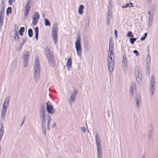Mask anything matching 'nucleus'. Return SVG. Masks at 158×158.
I'll return each mask as SVG.
<instances>
[{
	"mask_svg": "<svg viewBox=\"0 0 158 158\" xmlns=\"http://www.w3.org/2000/svg\"><path fill=\"white\" fill-rule=\"evenodd\" d=\"M45 109L44 106L43 105H42L41 106V109L40 111V113H45Z\"/></svg>",
	"mask_w": 158,
	"mask_h": 158,
	"instance_id": "nucleus-24",
	"label": "nucleus"
},
{
	"mask_svg": "<svg viewBox=\"0 0 158 158\" xmlns=\"http://www.w3.org/2000/svg\"><path fill=\"white\" fill-rule=\"evenodd\" d=\"M130 6L129 5V3H127L126 5L123 6H122V8H125L127 7H130Z\"/></svg>",
	"mask_w": 158,
	"mask_h": 158,
	"instance_id": "nucleus-36",
	"label": "nucleus"
},
{
	"mask_svg": "<svg viewBox=\"0 0 158 158\" xmlns=\"http://www.w3.org/2000/svg\"><path fill=\"white\" fill-rule=\"evenodd\" d=\"M10 99V96H7L5 99L2 106V108L1 111V118L2 120L5 119L6 112L9 105V102Z\"/></svg>",
	"mask_w": 158,
	"mask_h": 158,
	"instance_id": "nucleus-3",
	"label": "nucleus"
},
{
	"mask_svg": "<svg viewBox=\"0 0 158 158\" xmlns=\"http://www.w3.org/2000/svg\"><path fill=\"white\" fill-rule=\"evenodd\" d=\"M85 125H86V126H87V125H86V123L85 124Z\"/></svg>",
	"mask_w": 158,
	"mask_h": 158,
	"instance_id": "nucleus-53",
	"label": "nucleus"
},
{
	"mask_svg": "<svg viewBox=\"0 0 158 158\" xmlns=\"http://www.w3.org/2000/svg\"><path fill=\"white\" fill-rule=\"evenodd\" d=\"M147 33H145L144 34V35L141 37V40H144L146 38V36H147Z\"/></svg>",
	"mask_w": 158,
	"mask_h": 158,
	"instance_id": "nucleus-33",
	"label": "nucleus"
},
{
	"mask_svg": "<svg viewBox=\"0 0 158 158\" xmlns=\"http://www.w3.org/2000/svg\"><path fill=\"white\" fill-rule=\"evenodd\" d=\"M40 66L39 60L37 57L35 58L34 65L33 76L35 82H37L39 79L40 74Z\"/></svg>",
	"mask_w": 158,
	"mask_h": 158,
	"instance_id": "nucleus-2",
	"label": "nucleus"
},
{
	"mask_svg": "<svg viewBox=\"0 0 158 158\" xmlns=\"http://www.w3.org/2000/svg\"><path fill=\"white\" fill-rule=\"evenodd\" d=\"M127 36L130 37H134V35L132 34V33L131 31H130L128 32V33L127 34Z\"/></svg>",
	"mask_w": 158,
	"mask_h": 158,
	"instance_id": "nucleus-31",
	"label": "nucleus"
},
{
	"mask_svg": "<svg viewBox=\"0 0 158 158\" xmlns=\"http://www.w3.org/2000/svg\"><path fill=\"white\" fill-rule=\"evenodd\" d=\"M84 46L85 48H86L87 49H88V43L87 42L85 43Z\"/></svg>",
	"mask_w": 158,
	"mask_h": 158,
	"instance_id": "nucleus-43",
	"label": "nucleus"
},
{
	"mask_svg": "<svg viewBox=\"0 0 158 158\" xmlns=\"http://www.w3.org/2000/svg\"><path fill=\"white\" fill-rule=\"evenodd\" d=\"M29 56V52L27 51L26 52V54L23 55V60L28 61Z\"/></svg>",
	"mask_w": 158,
	"mask_h": 158,
	"instance_id": "nucleus-17",
	"label": "nucleus"
},
{
	"mask_svg": "<svg viewBox=\"0 0 158 158\" xmlns=\"http://www.w3.org/2000/svg\"><path fill=\"white\" fill-rule=\"evenodd\" d=\"M72 59L70 57H69L67 60L66 66L67 69L70 68L72 66Z\"/></svg>",
	"mask_w": 158,
	"mask_h": 158,
	"instance_id": "nucleus-14",
	"label": "nucleus"
},
{
	"mask_svg": "<svg viewBox=\"0 0 158 158\" xmlns=\"http://www.w3.org/2000/svg\"><path fill=\"white\" fill-rule=\"evenodd\" d=\"M96 141L97 148V158H99V138L98 134H96Z\"/></svg>",
	"mask_w": 158,
	"mask_h": 158,
	"instance_id": "nucleus-13",
	"label": "nucleus"
},
{
	"mask_svg": "<svg viewBox=\"0 0 158 158\" xmlns=\"http://www.w3.org/2000/svg\"><path fill=\"white\" fill-rule=\"evenodd\" d=\"M29 12V11H27L25 10V12L24 14V16L27 17L28 15Z\"/></svg>",
	"mask_w": 158,
	"mask_h": 158,
	"instance_id": "nucleus-34",
	"label": "nucleus"
},
{
	"mask_svg": "<svg viewBox=\"0 0 158 158\" xmlns=\"http://www.w3.org/2000/svg\"><path fill=\"white\" fill-rule=\"evenodd\" d=\"M81 129H82V130L83 132L84 133L85 132L86 130L85 128L84 127H81Z\"/></svg>",
	"mask_w": 158,
	"mask_h": 158,
	"instance_id": "nucleus-41",
	"label": "nucleus"
},
{
	"mask_svg": "<svg viewBox=\"0 0 158 158\" xmlns=\"http://www.w3.org/2000/svg\"><path fill=\"white\" fill-rule=\"evenodd\" d=\"M155 85V80L154 79V77L153 76H152L151 77V89L152 90V94H153V91L154 90L153 88L154 86Z\"/></svg>",
	"mask_w": 158,
	"mask_h": 158,
	"instance_id": "nucleus-11",
	"label": "nucleus"
},
{
	"mask_svg": "<svg viewBox=\"0 0 158 158\" xmlns=\"http://www.w3.org/2000/svg\"><path fill=\"white\" fill-rule=\"evenodd\" d=\"M133 52L134 53L136 54V56H138L139 55V53H138V51L137 50H135Z\"/></svg>",
	"mask_w": 158,
	"mask_h": 158,
	"instance_id": "nucleus-40",
	"label": "nucleus"
},
{
	"mask_svg": "<svg viewBox=\"0 0 158 158\" xmlns=\"http://www.w3.org/2000/svg\"><path fill=\"white\" fill-rule=\"evenodd\" d=\"M136 106L137 107H138L139 106V103L140 102V97L139 95H136Z\"/></svg>",
	"mask_w": 158,
	"mask_h": 158,
	"instance_id": "nucleus-19",
	"label": "nucleus"
},
{
	"mask_svg": "<svg viewBox=\"0 0 158 158\" xmlns=\"http://www.w3.org/2000/svg\"><path fill=\"white\" fill-rule=\"evenodd\" d=\"M136 39L135 38H131L130 40V43L132 44H134L135 41L136 40Z\"/></svg>",
	"mask_w": 158,
	"mask_h": 158,
	"instance_id": "nucleus-32",
	"label": "nucleus"
},
{
	"mask_svg": "<svg viewBox=\"0 0 158 158\" xmlns=\"http://www.w3.org/2000/svg\"><path fill=\"white\" fill-rule=\"evenodd\" d=\"M45 52L47 59L50 65L52 67L55 65L54 58L52 53L48 47H47L45 49Z\"/></svg>",
	"mask_w": 158,
	"mask_h": 158,
	"instance_id": "nucleus-4",
	"label": "nucleus"
},
{
	"mask_svg": "<svg viewBox=\"0 0 158 158\" xmlns=\"http://www.w3.org/2000/svg\"><path fill=\"white\" fill-rule=\"evenodd\" d=\"M114 33H115V37H118V31L116 30H114Z\"/></svg>",
	"mask_w": 158,
	"mask_h": 158,
	"instance_id": "nucleus-42",
	"label": "nucleus"
},
{
	"mask_svg": "<svg viewBox=\"0 0 158 158\" xmlns=\"http://www.w3.org/2000/svg\"><path fill=\"white\" fill-rule=\"evenodd\" d=\"M84 8V6L83 5H80L78 9V13L79 14L81 15L82 14L83 11V10Z\"/></svg>",
	"mask_w": 158,
	"mask_h": 158,
	"instance_id": "nucleus-18",
	"label": "nucleus"
},
{
	"mask_svg": "<svg viewBox=\"0 0 158 158\" xmlns=\"http://www.w3.org/2000/svg\"><path fill=\"white\" fill-rule=\"evenodd\" d=\"M129 4V5H130V7H133L134 6L133 4V3L132 2H130Z\"/></svg>",
	"mask_w": 158,
	"mask_h": 158,
	"instance_id": "nucleus-45",
	"label": "nucleus"
},
{
	"mask_svg": "<svg viewBox=\"0 0 158 158\" xmlns=\"http://www.w3.org/2000/svg\"><path fill=\"white\" fill-rule=\"evenodd\" d=\"M44 24L45 26H50V22L47 19H44Z\"/></svg>",
	"mask_w": 158,
	"mask_h": 158,
	"instance_id": "nucleus-28",
	"label": "nucleus"
},
{
	"mask_svg": "<svg viewBox=\"0 0 158 158\" xmlns=\"http://www.w3.org/2000/svg\"><path fill=\"white\" fill-rule=\"evenodd\" d=\"M39 17L40 15L38 13L35 12L34 15L32 17V23L34 26H35L37 24L38 22Z\"/></svg>",
	"mask_w": 158,
	"mask_h": 158,
	"instance_id": "nucleus-10",
	"label": "nucleus"
},
{
	"mask_svg": "<svg viewBox=\"0 0 158 158\" xmlns=\"http://www.w3.org/2000/svg\"><path fill=\"white\" fill-rule=\"evenodd\" d=\"M111 17V15L110 14H108V16H107V24H109L110 23V21Z\"/></svg>",
	"mask_w": 158,
	"mask_h": 158,
	"instance_id": "nucleus-26",
	"label": "nucleus"
},
{
	"mask_svg": "<svg viewBox=\"0 0 158 158\" xmlns=\"http://www.w3.org/2000/svg\"><path fill=\"white\" fill-rule=\"evenodd\" d=\"M88 132H89V131H88Z\"/></svg>",
	"mask_w": 158,
	"mask_h": 158,
	"instance_id": "nucleus-54",
	"label": "nucleus"
},
{
	"mask_svg": "<svg viewBox=\"0 0 158 158\" xmlns=\"http://www.w3.org/2000/svg\"><path fill=\"white\" fill-rule=\"evenodd\" d=\"M11 8L10 7L7 8L6 11V15H8L9 14H11Z\"/></svg>",
	"mask_w": 158,
	"mask_h": 158,
	"instance_id": "nucleus-29",
	"label": "nucleus"
},
{
	"mask_svg": "<svg viewBox=\"0 0 158 158\" xmlns=\"http://www.w3.org/2000/svg\"><path fill=\"white\" fill-rule=\"evenodd\" d=\"M45 113H40V117L41 120L42 131L44 135H46Z\"/></svg>",
	"mask_w": 158,
	"mask_h": 158,
	"instance_id": "nucleus-7",
	"label": "nucleus"
},
{
	"mask_svg": "<svg viewBox=\"0 0 158 158\" xmlns=\"http://www.w3.org/2000/svg\"><path fill=\"white\" fill-rule=\"evenodd\" d=\"M13 0H8V4L9 5H11Z\"/></svg>",
	"mask_w": 158,
	"mask_h": 158,
	"instance_id": "nucleus-39",
	"label": "nucleus"
},
{
	"mask_svg": "<svg viewBox=\"0 0 158 158\" xmlns=\"http://www.w3.org/2000/svg\"><path fill=\"white\" fill-rule=\"evenodd\" d=\"M25 116H24V117L23 118V119L22 121H23L25 122Z\"/></svg>",
	"mask_w": 158,
	"mask_h": 158,
	"instance_id": "nucleus-47",
	"label": "nucleus"
},
{
	"mask_svg": "<svg viewBox=\"0 0 158 158\" xmlns=\"http://www.w3.org/2000/svg\"><path fill=\"white\" fill-rule=\"evenodd\" d=\"M19 36L18 35L17 32L16 30H15L14 32V35L13 37V39L14 40H16V39H17V40H18L19 39Z\"/></svg>",
	"mask_w": 158,
	"mask_h": 158,
	"instance_id": "nucleus-25",
	"label": "nucleus"
},
{
	"mask_svg": "<svg viewBox=\"0 0 158 158\" xmlns=\"http://www.w3.org/2000/svg\"><path fill=\"white\" fill-rule=\"evenodd\" d=\"M47 128L48 130H50V123L51 121V118L49 115H47Z\"/></svg>",
	"mask_w": 158,
	"mask_h": 158,
	"instance_id": "nucleus-16",
	"label": "nucleus"
},
{
	"mask_svg": "<svg viewBox=\"0 0 158 158\" xmlns=\"http://www.w3.org/2000/svg\"><path fill=\"white\" fill-rule=\"evenodd\" d=\"M24 123V121H22L21 123V125H20V127H22V125Z\"/></svg>",
	"mask_w": 158,
	"mask_h": 158,
	"instance_id": "nucleus-46",
	"label": "nucleus"
},
{
	"mask_svg": "<svg viewBox=\"0 0 158 158\" xmlns=\"http://www.w3.org/2000/svg\"><path fill=\"white\" fill-rule=\"evenodd\" d=\"M81 39L79 35H77L75 42V48L77 55L81 57L82 53V48L81 44Z\"/></svg>",
	"mask_w": 158,
	"mask_h": 158,
	"instance_id": "nucleus-5",
	"label": "nucleus"
},
{
	"mask_svg": "<svg viewBox=\"0 0 158 158\" xmlns=\"http://www.w3.org/2000/svg\"><path fill=\"white\" fill-rule=\"evenodd\" d=\"M2 12H0V27H1L3 23V17L2 16Z\"/></svg>",
	"mask_w": 158,
	"mask_h": 158,
	"instance_id": "nucleus-21",
	"label": "nucleus"
},
{
	"mask_svg": "<svg viewBox=\"0 0 158 158\" xmlns=\"http://www.w3.org/2000/svg\"><path fill=\"white\" fill-rule=\"evenodd\" d=\"M35 40H37L38 38L39 28L38 27H36L35 28Z\"/></svg>",
	"mask_w": 158,
	"mask_h": 158,
	"instance_id": "nucleus-15",
	"label": "nucleus"
},
{
	"mask_svg": "<svg viewBox=\"0 0 158 158\" xmlns=\"http://www.w3.org/2000/svg\"><path fill=\"white\" fill-rule=\"evenodd\" d=\"M136 91V85L134 83H132L131 87V93L132 95H134L133 93H135Z\"/></svg>",
	"mask_w": 158,
	"mask_h": 158,
	"instance_id": "nucleus-12",
	"label": "nucleus"
},
{
	"mask_svg": "<svg viewBox=\"0 0 158 158\" xmlns=\"http://www.w3.org/2000/svg\"><path fill=\"white\" fill-rule=\"evenodd\" d=\"M31 0H27L25 6L31 7Z\"/></svg>",
	"mask_w": 158,
	"mask_h": 158,
	"instance_id": "nucleus-30",
	"label": "nucleus"
},
{
	"mask_svg": "<svg viewBox=\"0 0 158 158\" xmlns=\"http://www.w3.org/2000/svg\"><path fill=\"white\" fill-rule=\"evenodd\" d=\"M15 25H16V24H15L14 25V26H15Z\"/></svg>",
	"mask_w": 158,
	"mask_h": 158,
	"instance_id": "nucleus-52",
	"label": "nucleus"
},
{
	"mask_svg": "<svg viewBox=\"0 0 158 158\" xmlns=\"http://www.w3.org/2000/svg\"><path fill=\"white\" fill-rule=\"evenodd\" d=\"M114 46L113 43L110 41L109 44V51H108L107 62L108 69L110 73L113 71L114 66Z\"/></svg>",
	"mask_w": 158,
	"mask_h": 158,
	"instance_id": "nucleus-1",
	"label": "nucleus"
},
{
	"mask_svg": "<svg viewBox=\"0 0 158 158\" xmlns=\"http://www.w3.org/2000/svg\"><path fill=\"white\" fill-rule=\"evenodd\" d=\"M25 30L24 28L23 27H20L19 31V33L21 35H23V33L24 32Z\"/></svg>",
	"mask_w": 158,
	"mask_h": 158,
	"instance_id": "nucleus-22",
	"label": "nucleus"
},
{
	"mask_svg": "<svg viewBox=\"0 0 158 158\" xmlns=\"http://www.w3.org/2000/svg\"><path fill=\"white\" fill-rule=\"evenodd\" d=\"M43 17L44 18L45 17V15L44 14H43Z\"/></svg>",
	"mask_w": 158,
	"mask_h": 158,
	"instance_id": "nucleus-49",
	"label": "nucleus"
},
{
	"mask_svg": "<svg viewBox=\"0 0 158 158\" xmlns=\"http://www.w3.org/2000/svg\"><path fill=\"white\" fill-rule=\"evenodd\" d=\"M30 7L25 6V10L30 11Z\"/></svg>",
	"mask_w": 158,
	"mask_h": 158,
	"instance_id": "nucleus-37",
	"label": "nucleus"
},
{
	"mask_svg": "<svg viewBox=\"0 0 158 158\" xmlns=\"http://www.w3.org/2000/svg\"><path fill=\"white\" fill-rule=\"evenodd\" d=\"M28 35L29 37H31L33 36V31L30 28L28 30Z\"/></svg>",
	"mask_w": 158,
	"mask_h": 158,
	"instance_id": "nucleus-23",
	"label": "nucleus"
},
{
	"mask_svg": "<svg viewBox=\"0 0 158 158\" xmlns=\"http://www.w3.org/2000/svg\"><path fill=\"white\" fill-rule=\"evenodd\" d=\"M28 61L23 60V65L25 67H26Z\"/></svg>",
	"mask_w": 158,
	"mask_h": 158,
	"instance_id": "nucleus-35",
	"label": "nucleus"
},
{
	"mask_svg": "<svg viewBox=\"0 0 158 158\" xmlns=\"http://www.w3.org/2000/svg\"><path fill=\"white\" fill-rule=\"evenodd\" d=\"M3 129V127L1 125V128L0 129V141H1L4 133V131Z\"/></svg>",
	"mask_w": 158,
	"mask_h": 158,
	"instance_id": "nucleus-20",
	"label": "nucleus"
},
{
	"mask_svg": "<svg viewBox=\"0 0 158 158\" xmlns=\"http://www.w3.org/2000/svg\"><path fill=\"white\" fill-rule=\"evenodd\" d=\"M123 63L124 65L126 66L127 64V60L126 56L124 55L123 56Z\"/></svg>",
	"mask_w": 158,
	"mask_h": 158,
	"instance_id": "nucleus-27",
	"label": "nucleus"
},
{
	"mask_svg": "<svg viewBox=\"0 0 158 158\" xmlns=\"http://www.w3.org/2000/svg\"><path fill=\"white\" fill-rule=\"evenodd\" d=\"M59 158H61V157H59Z\"/></svg>",
	"mask_w": 158,
	"mask_h": 158,
	"instance_id": "nucleus-55",
	"label": "nucleus"
},
{
	"mask_svg": "<svg viewBox=\"0 0 158 158\" xmlns=\"http://www.w3.org/2000/svg\"><path fill=\"white\" fill-rule=\"evenodd\" d=\"M142 158H145V156H142Z\"/></svg>",
	"mask_w": 158,
	"mask_h": 158,
	"instance_id": "nucleus-50",
	"label": "nucleus"
},
{
	"mask_svg": "<svg viewBox=\"0 0 158 158\" xmlns=\"http://www.w3.org/2000/svg\"><path fill=\"white\" fill-rule=\"evenodd\" d=\"M26 40V37H23L22 39V41L23 44H24Z\"/></svg>",
	"mask_w": 158,
	"mask_h": 158,
	"instance_id": "nucleus-38",
	"label": "nucleus"
},
{
	"mask_svg": "<svg viewBox=\"0 0 158 158\" xmlns=\"http://www.w3.org/2000/svg\"><path fill=\"white\" fill-rule=\"evenodd\" d=\"M56 126V123H54L52 125L51 127L52 128H54Z\"/></svg>",
	"mask_w": 158,
	"mask_h": 158,
	"instance_id": "nucleus-44",
	"label": "nucleus"
},
{
	"mask_svg": "<svg viewBox=\"0 0 158 158\" xmlns=\"http://www.w3.org/2000/svg\"><path fill=\"white\" fill-rule=\"evenodd\" d=\"M77 94V91L76 89L74 90L72 92L69 100V105H71L74 103Z\"/></svg>",
	"mask_w": 158,
	"mask_h": 158,
	"instance_id": "nucleus-8",
	"label": "nucleus"
},
{
	"mask_svg": "<svg viewBox=\"0 0 158 158\" xmlns=\"http://www.w3.org/2000/svg\"><path fill=\"white\" fill-rule=\"evenodd\" d=\"M58 30V26L56 23L53 24L52 29V37L54 44H57V33Z\"/></svg>",
	"mask_w": 158,
	"mask_h": 158,
	"instance_id": "nucleus-6",
	"label": "nucleus"
},
{
	"mask_svg": "<svg viewBox=\"0 0 158 158\" xmlns=\"http://www.w3.org/2000/svg\"><path fill=\"white\" fill-rule=\"evenodd\" d=\"M24 44H23V43L22 42V43L21 44V47H22L23 45Z\"/></svg>",
	"mask_w": 158,
	"mask_h": 158,
	"instance_id": "nucleus-48",
	"label": "nucleus"
},
{
	"mask_svg": "<svg viewBox=\"0 0 158 158\" xmlns=\"http://www.w3.org/2000/svg\"><path fill=\"white\" fill-rule=\"evenodd\" d=\"M47 110L48 112L51 114H53L55 112V110L53 109L50 102L48 101L46 104Z\"/></svg>",
	"mask_w": 158,
	"mask_h": 158,
	"instance_id": "nucleus-9",
	"label": "nucleus"
},
{
	"mask_svg": "<svg viewBox=\"0 0 158 158\" xmlns=\"http://www.w3.org/2000/svg\"><path fill=\"white\" fill-rule=\"evenodd\" d=\"M148 13H149V14H151V12H150V11H149V12H148Z\"/></svg>",
	"mask_w": 158,
	"mask_h": 158,
	"instance_id": "nucleus-51",
	"label": "nucleus"
}]
</instances>
